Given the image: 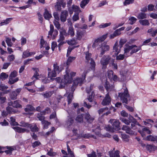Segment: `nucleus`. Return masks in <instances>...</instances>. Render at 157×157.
I'll return each mask as SVG.
<instances>
[{"label": "nucleus", "instance_id": "774afa93", "mask_svg": "<svg viewBox=\"0 0 157 157\" xmlns=\"http://www.w3.org/2000/svg\"><path fill=\"white\" fill-rule=\"evenodd\" d=\"M134 0H125L124 2V6H126L130 4H132L133 3Z\"/></svg>", "mask_w": 157, "mask_h": 157}, {"label": "nucleus", "instance_id": "473e14b6", "mask_svg": "<svg viewBox=\"0 0 157 157\" xmlns=\"http://www.w3.org/2000/svg\"><path fill=\"white\" fill-rule=\"evenodd\" d=\"M35 110V108L31 105H28L25 108L24 110L25 112H29L30 111H33Z\"/></svg>", "mask_w": 157, "mask_h": 157}, {"label": "nucleus", "instance_id": "c9c22d12", "mask_svg": "<svg viewBox=\"0 0 157 157\" xmlns=\"http://www.w3.org/2000/svg\"><path fill=\"white\" fill-rule=\"evenodd\" d=\"M12 19L13 18H7L5 20L3 21L2 22L0 23V25H5L8 24Z\"/></svg>", "mask_w": 157, "mask_h": 157}, {"label": "nucleus", "instance_id": "f257e3e1", "mask_svg": "<svg viewBox=\"0 0 157 157\" xmlns=\"http://www.w3.org/2000/svg\"><path fill=\"white\" fill-rule=\"evenodd\" d=\"M83 82V79L81 78H78L75 79L73 81V84L71 88V92L68 93V92L67 94H68L67 96V100L68 104L71 103L72 101V100L73 98V93L75 90L74 89V87L77 86L78 85H79L81 86L82 83Z\"/></svg>", "mask_w": 157, "mask_h": 157}, {"label": "nucleus", "instance_id": "e2e57ef3", "mask_svg": "<svg viewBox=\"0 0 157 157\" xmlns=\"http://www.w3.org/2000/svg\"><path fill=\"white\" fill-rule=\"evenodd\" d=\"M53 15L55 19L58 21L59 20L60 18L58 12H55L53 13Z\"/></svg>", "mask_w": 157, "mask_h": 157}, {"label": "nucleus", "instance_id": "72a5a7b5", "mask_svg": "<svg viewBox=\"0 0 157 157\" xmlns=\"http://www.w3.org/2000/svg\"><path fill=\"white\" fill-rule=\"evenodd\" d=\"M6 100V97L0 93V104L1 106L5 102Z\"/></svg>", "mask_w": 157, "mask_h": 157}, {"label": "nucleus", "instance_id": "f704fd0d", "mask_svg": "<svg viewBox=\"0 0 157 157\" xmlns=\"http://www.w3.org/2000/svg\"><path fill=\"white\" fill-rule=\"evenodd\" d=\"M57 72L54 71L53 70L51 72L48 73V77L51 79L53 77H56V76Z\"/></svg>", "mask_w": 157, "mask_h": 157}, {"label": "nucleus", "instance_id": "c03bdc74", "mask_svg": "<svg viewBox=\"0 0 157 157\" xmlns=\"http://www.w3.org/2000/svg\"><path fill=\"white\" fill-rule=\"evenodd\" d=\"M6 148H7V150L5 151V152L7 154H11L12 151L14 150V148L10 147H6Z\"/></svg>", "mask_w": 157, "mask_h": 157}, {"label": "nucleus", "instance_id": "6ab92c4d", "mask_svg": "<svg viewBox=\"0 0 157 157\" xmlns=\"http://www.w3.org/2000/svg\"><path fill=\"white\" fill-rule=\"evenodd\" d=\"M122 129L125 131L126 133L130 135H133L134 134V132L131 128L126 125H124L122 128Z\"/></svg>", "mask_w": 157, "mask_h": 157}, {"label": "nucleus", "instance_id": "a878e982", "mask_svg": "<svg viewBox=\"0 0 157 157\" xmlns=\"http://www.w3.org/2000/svg\"><path fill=\"white\" fill-rule=\"evenodd\" d=\"M147 149L149 152H151L152 151L155 150L156 147L155 146L151 144H147L146 146Z\"/></svg>", "mask_w": 157, "mask_h": 157}, {"label": "nucleus", "instance_id": "6e6d98bb", "mask_svg": "<svg viewBox=\"0 0 157 157\" xmlns=\"http://www.w3.org/2000/svg\"><path fill=\"white\" fill-rule=\"evenodd\" d=\"M94 95V92H92L91 94L89 95L88 97L87 98V99L89 102H92Z\"/></svg>", "mask_w": 157, "mask_h": 157}, {"label": "nucleus", "instance_id": "ddd939ff", "mask_svg": "<svg viewBox=\"0 0 157 157\" xmlns=\"http://www.w3.org/2000/svg\"><path fill=\"white\" fill-rule=\"evenodd\" d=\"M63 64H62L60 67L59 66L58 63L56 62H55L53 64V70L56 72L58 74H59L64 69V67Z\"/></svg>", "mask_w": 157, "mask_h": 157}, {"label": "nucleus", "instance_id": "f8f14e48", "mask_svg": "<svg viewBox=\"0 0 157 157\" xmlns=\"http://www.w3.org/2000/svg\"><path fill=\"white\" fill-rule=\"evenodd\" d=\"M75 59V57L70 56L68 57L67 61L66 62H64L63 63V66L66 67V71L67 69H68L69 71V72H70V69L68 68L69 66L71 63L72 61L74 60Z\"/></svg>", "mask_w": 157, "mask_h": 157}, {"label": "nucleus", "instance_id": "ea45409f", "mask_svg": "<svg viewBox=\"0 0 157 157\" xmlns=\"http://www.w3.org/2000/svg\"><path fill=\"white\" fill-rule=\"evenodd\" d=\"M20 124H19V126L24 127L25 128H28L29 127V124L28 123L25 122L24 121H21L19 122Z\"/></svg>", "mask_w": 157, "mask_h": 157}, {"label": "nucleus", "instance_id": "c756f323", "mask_svg": "<svg viewBox=\"0 0 157 157\" xmlns=\"http://www.w3.org/2000/svg\"><path fill=\"white\" fill-rule=\"evenodd\" d=\"M120 123L119 121L115 120L113 122V125L114 128H115L116 129L120 130L121 128L120 125Z\"/></svg>", "mask_w": 157, "mask_h": 157}, {"label": "nucleus", "instance_id": "a18cd8bd", "mask_svg": "<svg viewBox=\"0 0 157 157\" xmlns=\"http://www.w3.org/2000/svg\"><path fill=\"white\" fill-rule=\"evenodd\" d=\"M67 42L70 45H74L77 44L76 40L74 39H73L67 41Z\"/></svg>", "mask_w": 157, "mask_h": 157}, {"label": "nucleus", "instance_id": "5fc2aeb1", "mask_svg": "<svg viewBox=\"0 0 157 157\" xmlns=\"http://www.w3.org/2000/svg\"><path fill=\"white\" fill-rule=\"evenodd\" d=\"M43 113L44 115L46 114H49L51 113L50 109L49 107H47L42 112H41Z\"/></svg>", "mask_w": 157, "mask_h": 157}, {"label": "nucleus", "instance_id": "1a4fd4ad", "mask_svg": "<svg viewBox=\"0 0 157 157\" xmlns=\"http://www.w3.org/2000/svg\"><path fill=\"white\" fill-rule=\"evenodd\" d=\"M21 101L19 100H17L14 101L13 102L11 101L8 103L9 106H12L14 108H22V105L21 104Z\"/></svg>", "mask_w": 157, "mask_h": 157}, {"label": "nucleus", "instance_id": "58836bf2", "mask_svg": "<svg viewBox=\"0 0 157 157\" xmlns=\"http://www.w3.org/2000/svg\"><path fill=\"white\" fill-rule=\"evenodd\" d=\"M157 137V136H153L151 135H149L147 137L146 140L149 141L156 142Z\"/></svg>", "mask_w": 157, "mask_h": 157}, {"label": "nucleus", "instance_id": "393cba45", "mask_svg": "<svg viewBox=\"0 0 157 157\" xmlns=\"http://www.w3.org/2000/svg\"><path fill=\"white\" fill-rule=\"evenodd\" d=\"M84 115L82 114L78 115L75 118V120L78 123H81L83 121Z\"/></svg>", "mask_w": 157, "mask_h": 157}, {"label": "nucleus", "instance_id": "2f4dec72", "mask_svg": "<svg viewBox=\"0 0 157 157\" xmlns=\"http://www.w3.org/2000/svg\"><path fill=\"white\" fill-rule=\"evenodd\" d=\"M53 93L52 91L46 92L44 93L41 94L44 98H48L51 96Z\"/></svg>", "mask_w": 157, "mask_h": 157}, {"label": "nucleus", "instance_id": "bb28decb", "mask_svg": "<svg viewBox=\"0 0 157 157\" xmlns=\"http://www.w3.org/2000/svg\"><path fill=\"white\" fill-rule=\"evenodd\" d=\"M44 115L41 112L38 113L37 114L36 117L39 120L41 121L42 123L45 120V117L44 116Z\"/></svg>", "mask_w": 157, "mask_h": 157}, {"label": "nucleus", "instance_id": "37998d69", "mask_svg": "<svg viewBox=\"0 0 157 157\" xmlns=\"http://www.w3.org/2000/svg\"><path fill=\"white\" fill-rule=\"evenodd\" d=\"M89 1L90 0H83L82 1L80 4L81 7L82 8H84V7L88 3Z\"/></svg>", "mask_w": 157, "mask_h": 157}, {"label": "nucleus", "instance_id": "7ed1b4c3", "mask_svg": "<svg viewBox=\"0 0 157 157\" xmlns=\"http://www.w3.org/2000/svg\"><path fill=\"white\" fill-rule=\"evenodd\" d=\"M65 72L66 75H64L63 78L62 79L60 83L59 86L60 89L64 88L67 83H70L71 82V78L69 76V70L67 69Z\"/></svg>", "mask_w": 157, "mask_h": 157}, {"label": "nucleus", "instance_id": "aec40b11", "mask_svg": "<svg viewBox=\"0 0 157 157\" xmlns=\"http://www.w3.org/2000/svg\"><path fill=\"white\" fill-rule=\"evenodd\" d=\"M35 52H30L28 50L23 52L22 55V58L25 59L35 54Z\"/></svg>", "mask_w": 157, "mask_h": 157}, {"label": "nucleus", "instance_id": "49530a36", "mask_svg": "<svg viewBox=\"0 0 157 157\" xmlns=\"http://www.w3.org/2000/svg\"><path fill=\"white\" fill-rule=\"evenodd\" d=\"M8 77V75L4 72L2 73L0 75V78L2 79V80H5Z\"/></svg>", "mask_w": 157, "mask_h": 157}, {"label": "nucleus", "instance_id": "9b49d317", "mask_svg": "<svg viewBox=\"0 0 157 157\" xmlns=\"http://www.w3.org/2000/svg\"><path fill=\"white\" fill-rule=\"evenodd\" d=\"M21 88H18L16 90L12 91L10 94V98L13 100L16 99L17 98V96L21 92Z\"/></svg>", "mask_w": 157, "mask_h": 157}, {"label": "nucleus", "instance_id": "39448f33", "mask_svg": "<svg viewBox=\"0 0 157 157\" xmlns=\"http://www.w3.org/2000/svg\"><path fill=\"white\" fill-rule=\"evenodd\" d=\"M113 58L109 55H104L101 58L100 62L102 65V69H105L107 65L111 62V59Z\"/></svg>", "mask_w": 157, "mask_h": 157}, {"label": "nucleus", "instance_id": "cd10ccee", "mask_svg": "<svg viewBox=\"0 0 157 157\" xmlns=\"http://www.w3.org/2000/svg\"><path fill=\"white\" fill-rule=\"evenodd\" d=\"M137 47L136 45H132L131 46H128L124 49V54H127V53L128 52L130 51L132 49L134 48Z\"/></svg>", "mask_w": 157, "mask_h": 157}, {"label": "nucleus", "instance_id": "e433bc0d", "mask_svg": "<svg viewBox=\"0 0 157 157\" xmlns=\"http://www.w3.org/2000/svg\"><path fill=\"white\" fill-rule=\"evenodd\" d=\"M117 45V43H116L113 48V52H115V54L116 55H118L120 52V50H118V46Z\"/></svg>", "mask_w": 157, "mask_h": 157}, {"label": "nucleus", "instance_id": "9d476101", "mask_svg": "<svg viewBox=\"0 0 157 157\" xmlns=\"http://www.w3.org/2000/svg\"><path fill=\"white\" fill-rule=\"evenodd\" d=\"M111 98L109 96V92H108L103 99L101 102V104L103 105H109L111 103Z\"/></svg>", "mask_w": 157, "mask_h": 157}, {"label": "nucleus", "instance_id": "f3484780", "mask_svg": "<svg viewBox=\"0 0 157 157\" xmlns=\"http://www.w3.org/2000/svg\"><path fill=\"white\" fill-rule=\"evenodd\" d=\"M68 13V12L66 10L62 12L60 17V20L62 22H64L66 21Z\"/></svg>", "mask_w": 157, "mask_h": 157}, {"label": "nucleus", "instance_id": "de8ad7c7", "mask_svg": "<svg viewBox=\"0 0 157 157\" xmlns=\"http://www.w3.org/2000/svg\"><path fill=\"white\" fill-rule=\"evenodd\" d=\"M58 2H56V4L55 6V7L56 9L57 10L59 11H61V5L59 3V0H57Z\"/></svg>", "mask_w": 157, "mask_h": 157}, {"label": "nucleus", "instance_id": "338daca9", "mask_svg": "<svg viewBox=\"0 0 157 157\" xmlns=\"http://www.w3.org/2000/svg\"><path fill=\"white\" fill-rule=\"evenodd\" d=\"M60 34L65 36H68V33L63 29H62L61 31L60 32Z\"/></svg>", "mask_w": 157, "mask_h": 157}, {"label": "nucleus", "instance_id": "20e7f679", "mask_svg": "<svg viewBox=\"0 0 157 157\" xmlns=\"http://www.w3.org/2000/svg\"><path fill=\"white\" fill-rule=\"evenodd\" d=\"M124 92L118 93V97H120L123 103L127 104L130 100L129 94L128 93V91L127 88L124 89Z\"/></svg>", "mask_w": 157, "mask_h": 157}, {"label": "nucleus", "instance_id": "a211bd4d", "mask_svg": "<svg viewBox=\"0 0 157 157\" xmlns=\"http://www.w3.org/2000/svg\"><path fill=\"white\" fill-rule=\"evenodd\" d=\"M84 117L86 121L89 123H92L94 120V118L92 117L88 113L85 114H84Z\"/></svg>", "mask_w": 157, "mask_h": 157}, {"label": "nucleus", "instance_id": "5701e85b", "mask_svg": "<svg viewBox=\"0 0 157 157\" xmlns=\"http://www.w3.org/2000/svg\"><path fill=\"white\" fill-rule=\"evenodd\" d=\"M31 131L32 132H37L39 131V128L37 127V125L36 124H29V127Z\"/></svg>", "mask_w": 157, "mask_h": 157}, {"label": "nucleus", "instance_id": "a19ab883", "mask_svg": "<svg viewBox=\"0 0 157 157\" xmlns=\"http://www.w3.org/2000/svg\"><path fill=\"white\" fill-rule=\"evenodd\" d=\"M10 124L11 125L13 126L19 125V124L16 121V120L14 118L11 117L10 118Z\"/></svg>", "mask_w": 157, "mask_h": 157}, {"label": "nucleus", "instance_id": "412c9836", "mask_svg": "<svg viewBox=\"0 0 157 157\" xmlns=\"http://www.w3.org/2000/svg\"><path fill=\"white\" fill-rule=\"evenodd\" d=\"M53 32H54V33L55 34L56 36L58 33V32L57 30L55 29L54 30V27L53 25L51 24L50 25V30L48 32V35L52 36Z\"/></svg>", "mask_w": 157, "mask_h": 157}, {"label": "nucleus", "instance_id": "603ef678", "mask_svg": "<svg viewBox=\"0 0 157 157\" xmlns=\"http://www.w3.org/2000/svg\"><path fill=\"white\" fill-rule=\"evenodd\" d=\"M72 9L75 12H80L81 11L80 10L79 7L75 5H73L72 6Z\"/></svg>", "mask_w": 157, "mask_h": 157}, {"label": "nucleus", "instance_id": "680f3d73", "mask_svg": "<svg viewBox=\"0 0 157 157\" xmlns=\"http://www.w3.org/2000/svg\"><path fill=\"white\" fill-rule=\"evenodd\" d=\"M44 124L43 128H47L48 127V125L50 124V123L47 121H45L42 123Z\"/></svg>", "mask_w": 157, "mask_h": 157}, {"label": "nucleus", "instance_id": "b1692460", "mask_svg": "<svg viewBox=\"0 0 157 157\" xmlns=\"http://www.w3.org/2000/svg\"><path fill=\"white\" fill-rule=\"evenodd\" d=\"M109 153L110 157H120L118 151H116L114 153L112 151H109Z\"/></svg>", "mask_w": 157, "mask_h": 157}, {"label": "nucleus", "instance_id": "4c0bfd02", "mask_svg": "<svg viewBox=\"0 0 157 157\" xmlns=\"http://www.w3.org/2000/svg\"><path fill=\"white\" fill-rule=\"evenodd\" d=\"M139 22L140 24L144 26L148 25L150 24L148 21L146 19L140 20Z\"/></svg>", "mask_w": 157, "mask_h": 157}, {"label": "nucleus", "instance_id": "4d7b16f0", "mask_svg": "<svg viewBox=\"0 0 157 157\" xmlns=\"http://www.w3.org/2000/svg\"><path fill=\"white\" fill-rule=\"evenodd\" d=\"M141 49V48L140 47H139L137 48H134L132 49L131 52L130 54L131 55L133 53H136L137 52H138L139 50Z\"/></svg>", "mask_w": 157, "mask_h": 157}, {"label": "nucleus", "instance_id": "864d4df0", "mask_svg": "<svg viewBox=\"0 0 157 157\" xmlns=\"http://www.w3.org/2000/svg\"><path fill=\"white\" fill-rule=\"evenodd\" d=\"M6 41L8 46H9L10 47L12 46L13 44L11 41V39L10 38L6 37Z\"/></svg>", "mask_w": 157, "mask_h": 157}, {"label": "nucleus", "instance_id": "0e129e2a", "mask_svg": "<svg viewBox=\"0 0 157 157\" xmlns=\"http://www.w3.org/2000/svg\"><path fill=\"white\" fill-rule=\"evenodd\" d=\"M54 24L56 27L59 29L60 28V24L58 21L55 20L54 21Z\"/></svg>", "mask_w": 157, "mask_h": 157}, {"label": "nucleus", "instance_id": "f03ea898", "mask_svg": "<svg viewBox=\"0 0 157 157\" xmlns=\"http://www.w3.org/2000/svg\"><path fill=\"white\" fill-rule=\"evenodd\" d=\"M120 120L127 125H129L131 123V128L133 129H136V125L140 126V124L137 121L136 119L130 115L129 116L128 120L124 118L121 117Z\"/></svg>", "mask_w": 157, "mask_h": 157}, {"label": "nucleus", "instance_id": "4be33fe9", "mask_svg": "<svg viewBox=\"0 0 157 157\" xmlns=\"http://www.w3.org/2000/svg\"><path fill=\"white\" fill-rule=\"evenodd\" d=\"M43 15L44 18L48 20H49L52 17L51 14L49 13V12L46 9L44 10V12Z\"/></svg>", "mask_w": 157, "mask_h": 157}, {"label": "nucleus", "instance_id": "bf43d9fd", "mask_svg": "<svg viewBox=\"0 0 157 157\" xmlns=\"http://www.w3.org/2000/svg\"><path fill=\"white\" fill-rule=\"evenodd\" d=\"M67 151L69 154H70L71 157H75L73 152L71 150L69 145L67 144Z\"/></svg>", "mask_w": 157, "mask_h": 157}, {"label": "nucleus", "instance_id": "09e8293b", "mask_svg": "<svg viewBox=\"0 0 157 157\" xmlns=\"http://www.w3.org/2000/svg\"><path fill=\"white\" fill-rule=\"evenodd\" d=\"M18 80V78H17L15 79H13V78H10L8 83L10 84H12L15 82H17Z\"/></svg>", "mask_w": 157, "mask_h": 157}, {"label": "nucleus", "instance_id": "7c9ffc66", "mask_svg": "<svg viewBox=\"0 0 157 157\" xmlns=\"http://www.w3.org/2000/svg\"><path fill=\"white\" fill-rule=\"evenodd\" d=\"M67 33L68 36L70 35L71 36L73 37L75 35L74 29L73 27L70 26L69 27Z\"/></svg>", "mask_w": 157, "mask_h": 157}, {"label": "nucleus", "instance_id": "69168bd1", "mask_svg": "<svg viewBox=\"0 0 157 157\" xmlns=\"http://www.w3.org/2000/svg\"><path fill=\"white\" fill-rule=\"evenodd\" d=\"M112 66H113L114 68L115 69H117V63H114V59H111V62H110Z\"/></svg>", "mask_w": 157, "mask_h": 157}, {"label": "nucleus", "instance_id": "4468645a", "mask_svg": "<svg viewBox=\"0 0 157 157\" xmlns=\"http://www.w3.org/2000/svg\"><path fill=\"white\" fill-rule=\"evenodd\" d=\"M104 87L107 91L109 92L113 90L114 86L111 84H110L107 80L105 81L104 84Z\"/></svg>", "mask_w": 157, "mask_h": 157}, {"label": "nucleus", "instance_id": "8fccbe9b", "mask_svg": "<svg viewBox=\"0 0 157 157\" xmlns=\"http://www.w3.org/2000/svg\"><path fill=\"white\" fill-rule=\"evenodd\" d=\"M33 70H35V72L34 73L33 76L32 77V78L33 79V78H34L36 79H38L37 77L39 76V74L38 73V72L39 71V69H33Z\"/></svg>", "mask_w": 157, "mask_h": 157}, {"label": "nucleus", "instance_id": "dca6fc26", "mask_svg": "<svg viewBox=\"0 0 157 157\" xmlns=\"http://www.w3.org/2000/svg\"><path fill=\"white\" fill-rule=\"evenodd\" d=\"M86 31L85 30H77L76 33V39L79 40H80L82 37H83Z\"/></svg>", "mask_w": 157, "mask_h": 157}, {"label": "nucleus", "instance_id": "423d86ee", "mask_svg": "<svg viewBox=\"0 0 157 157\" xmlns=\"http://www.w3.org/2000/svg\"><path fill=\"white\" fill-rule=\"evenodd\" d=\"M98 45L99 46L101 51L99 56L101 57L102 55L105 53V52L108 51L109 50V46L107 45L106 43L105 42L99 44Z\"/></svg>", "mask_w": 157, "mask_h": 157}, {"label": "nucleus", "instance_id": "79ce46f5", "mask_svg": "<svg viewBox=\"0 0 157 157\" xmlns=\"http://www.w3.org/2000/svg\"><path fill=\"white\" fill-rule=\"evenodd\" d=\"M137 18L139 19L146 18H147L146 14L144 13H140L139 14Z\"/></svg>", "mask_w": 157, "mask_h": 157}, {"label": "nucleus", "instance_id": "2eb2a0df", "mask_svg": "<svg viewBox=\"0 0 157 157\" xmlns=\"http://www.w3.org/2000/svg\"><path fill=\"white\" fill-rule=\"evenodd\" d=\"M13 128L15 130V131L19 133H24L26 132L29 133V130L25 128H22L18 126H15L13 127Z\"/></svg>", "mask_w": 157, "mask_h": 157}, {"label": "nucleus", "instance_id": "13d9d810", "mask_svg": "<svg viewBox=\"0 0 157 157\" xmlns=\"http://www.w3.org/2000/svg\"><path fill=\"white\" fill-rule=\"evenodd\" d=\"M129 20L130 21L129 24L131 25H133L136 22L137 19L134 17H132L129 19Z\"/></svg>", "mask_w": 157, "mask_h": 157}, {"label": "nucleus", "instance_id": "0eeeda50", "mask_svg": "<svg viewBox=\"0 0 157 157\" xmlns=\"http://www.w3.org/2000/svg\"><path fill=\"white\" fill-rule=\"evenodd\" d=\"M108 34L107 33L105 35H104L101 37L98 38L96 40L92 45L93 48H95L97 47L99 44H101V42L104 41L107 37V36Z\"/></svg>", "mask_w": 157, "mask_h": 157}, {"label": "nucleus", "instance_id": "6e6552de", "mask_svg": "<svg viewBox=\"0 0 157 157\" xmlns=\"http://www.w3.org/2000/svg\"><path fill=\"white\" fill-rule=\"evenodd\" d=\"M85 58L87 62H89L90 61V63L92 67V69L94 68L95 67V64L94 60L91 58V54L89 53L88 52H85Z\"/></svg>", "mask_w": 157, "mask_h": 157}, {"label": "nucleus", "instance_id": "c85d7f7f", "mask_svg": "<svg viewBox=\"0 0 157 157\" xmlns=\"http://www.w3.org/2000/svg\"><path fill=\"white\" fill-rule=\"evenodd\" d=\"M74 120L72 117H69L66 121V124L68 127H70L74 123Z\"/></svg>", "mask_w": 157, "mask_h": 157}, {"label": "nucleus", "instance_id": "052dcab7", "mask_svg": "<svg viewBox=\"0 0 157 157\" xmlns=\"http://www.w3.org/2000/svg\"><path fill=\"white\" fill-rule=\"evenodd\" d=\"M94 85L91 84L90 87H87L86 89V92L88 94H90L91 91L92 90Z\"/></svg>", "mask_w": 157, "mask_h": 157}, {"label": "nucleus", "instance_id": "3c124183", "mask_svg": "<svg viewBox=\"0 0 157 157\" xmlns=\"http://www.w3.org/2000/svg\"><path fill=\"white\" fill-rule=\"evenodd\" d=\"M40 142L39 141H36L35 142L32 143V146L33 148L39 146L41 144Z\"/></svg>", "mask_w": 157, "mask_h": 157}]
</instances>
